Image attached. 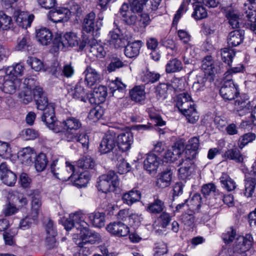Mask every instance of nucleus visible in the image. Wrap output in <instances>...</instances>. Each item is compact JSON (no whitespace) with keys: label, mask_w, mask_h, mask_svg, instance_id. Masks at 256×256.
Segmentation results:
<instances>
[{"label":"nucleus","mask_w":256,"mask_h":256,"mask_svg":"<svg viewBox=\"0 0 256 256\" xmlns=\"http://www.w3.org/2000/svg\"><path fill=\"white\" fill-rule=\"evenodd\" d=\"M176 106L189 122L194 124L198 120L199 116L194 106L192 98L188 92L181 93L177 96Z\"/></svg>","instance_id":"obj_2"},{"label":"nucleus","mask_w":256,"mask_h":256,"mask_svg":"<svg viewBox=\"0 0 256 256\" xmlns=\"http://www.w3.org/2000/svg\"><path fill=\"white\" fill-rule=\"evenodd\" d=\"M15 20L20 26L24 28L29 22H31L34 18V16H28V14L22 11H16L14 14Z\"/></svg>","instance_id":"obj_37"},{"label":"nucleus","mask_w":256,"mask_h":256,"mask_svg":"<svg viewBox=\"0 0 256 256\" xmlns=\"http://www.w3.org/2000/svg\"><path fill=\"white\" fill-rule=\"evenodd\" d=\"M193 164L181 161L179 164L180 166L178 169V176L182 180L186 179L192 172V166Z\"/></svg>","instance_id":"obj_45"},{"label":"nucleus","mask_w":256,"mask_h":256,"mask_svg":"<svg viewBox=\"0 0 256 256\" xmlns=\"http://www.w3.org/2000/svg\"><path fill=\"white\" fill-rule=\"evenodd\" d=\"M102 26V19H96V14L93 12L86 14L84 20L83 30L86 32L98 30Z\"/></svg>","instance_id":"obj_11"},{"label":"nucleus","mask_w":256,"mask_h":256,"mask_svg":"<svg viewBox=\"0 0 256 256\" xmlns=\"http://www.w3.org/2000/svg\"><path fill=\"white\" fill-rule=\"evenodd\" d=\"M90 178L88 172L84 171L80 172V174H73V178H72L70 180L74 184L78 187L82 188L86 186Z\"/></svg>","instance_id":"obj_35"},{"label":"nucleus","mask_w":256,"mask_h":256,"mask_svg":"<svg viewBox=\"0 0 256 256\" xmlns=\"http://www.w3.org/2000/svg\"><path fill=\"white\" fill-rule=\"evenodd\" d=\"M122 20L128 25L135 24L137 22V16L136 13L130 9L128 4H122L120 10Z\"/></svg>","instance_id":"obj_22"},{"label":"nucleus","mask_w":256,"mask_h":256,"mask_svg":"<svg viewBox=\"0 0 256 256\" xmlns=\"http://www.w3.org/2000/svg\"><path fill=\"white\" fill-rule=\"evenodd\" d=\"M173 172L170 168H166L160 172L157 176L156 181V186L160 188H164L169 186L172 183Z\"/></svg>","instance_id":"obj_17"},{"label":"nucleus","mask_w":256,"mask_h":256,"mask_svg":"<svg viewBox=\"0 0 256 256\" xmlns=\"http://www.w3.org/2000/svg\"><path fill=\"white\" fill-rule=\"evenodd\" d=\"M36 156V154L34 150L30 147L24 148L18 153V158L26 165L30 164Z\"/></svg>","instance_id":"obj_29"},{"label":"nucleus","mask_w":256,"mask_h":256,"mask_svg":"<svg viewBox=\"0 0 256 256\" xmlns=\"http://www.w3.org/2000/svg\"><path fill=\"white\" fill-rule=\"evenodd\" d=\"M68 94L73 98L86 102L89 100V94H88L81 82H79L74 87L68 88Z\"/></svg>","instance_id":"obj_24"},{"label":"nucleus","mask_w":256,"mask_h":256,"mask_svg":"<svg viewBox=\"0 0 256 256\" xmlns=\"http://www.w3.org/2000/svg\"><path fill=\"white\" fill-rule=\"evenodd\" d=\"M160 158L156 154H149L144 161V168L150 173L155 172L160 164Z\"/></svg>","instance_id":"obj_30"},{"label":"nucleus","mask_w":256,"mask_h":256,"mask_svg":"<svg viewBox=\"0 0 256 256\" xmlns=\"http://www.w3.org/2000/svg\"><path fill=\"white\" fill-rule=\"evenodd\" d=\"M27 195L30 198V205L42 206V196L38 190H30L27 192Z\"/></svg>","instance_id":"obj_48"},{"label":"nucleus","mask_w":256,"mask_h":256,"mask_svg":"<svg viewBox=\"0 0 256 256\" xmlns=\"http://www.w3.org/2000/svg\"><path fill=\"white\" fill-rule=\"evenodd\" d=\"M88 219L92 224L97 228L104 225V214L103 212H94L88 214Z\"/></svg>","instance_id":"obj_43"},{"label":"nucleus","mask_w":256,"mask_h":256,"mask_svg":"<svg viewBox=\"0 0 256 256\" xmlns=\"http://www.w3.org/2000/svg\"><path fill=\"white\" fill-rule=\"evenodd\" d=\"M146 94L145 87L143 85L135 86L130 91L132 100L140 104L144 102L146 98Z\"/></svg>","instance_id":"obj_31"},{"label":"nucleus","mask_w":256,"mask_h":256,"mask_svg":"<svg viewBox=\"0 0 256 256\" xmlns=\"http://www.w3.org/2000/svg\"><path fill=\"white\" fill-rule=\"evenodd\" d=\"M12 18L3 12H0V28L6 30L10 28Z\"/></svg>","instance_id":"obj_57"},{"label":"nucleus","mask_w":256,"mask_h":256,"mask_svg":"<svg viewBox=\"0 0 256 256\" xmlns=\"http://www.w3.org/2000/svg\"><path fill=\"white\" fill-rule=\"evenodd\" d=\"M142 46V42L140 40L128 44L124 48L125 55L130 58L136 56L140 52Z\"/></svg>","instance_id":"obj_36"},{"label":"nucleus","mask_w":256,"mask_h":256,"mask_svg":"<svg viewBox=\"0 0 256 256\" xmlns=\"http://www.w3.org/2000/svg\"><path fill=\"white\" fill-rule=\"evenodd\" d=\"M106 228L112 234L120 237L126 236L130 233L129 228L120 222L110 224Z\"/></svg>","instance_id":"obj_21"},{"label":"nucleus","mask_w":256,"mask_h":256,"mask_svg":"<svg viewBox=\"0 0 256 256\" xmlns=\"http://www.w3.org/2000/svg\"><path fill=\"white\" fill-rule=\"evenodd\" d=\"M36 38L42 44L46 46L50 43L52 34L49 29L42 28L36 30Z\"/></svg>","instance_id":"obj_33"},{"label":"nucleus","mask_w":256,"mask_h":256,"mask_svg":"<svg viewBox=\"0 0 256 256\" xmlns=\"http://www.w3.org/2000/svg\"><path fill=\"white\" fill-rule=\"evenodd\" d=\"M57 162H54L50 166V171L58 179L62 181L70 180L73 178V174L74 172V166L70 162H66V168L60 170L56 166Z\"/></svg>","instance_id":"obj_8"},{"label":"nucleus","mask_w":256,"mask_h":256,"mask_svg":"<svg viewBox=\"0 0 256 256\" xmlns=\"http://www.w3.org/2000/svg\"><path fill=\"white\" fill-rule=\"evenodd\" d=\"M253 242V238L250 234H246L245 236H239L234 242V252L237 254L244 253L252 248Z\"/></svg>","instance_id":"obj_10"},{"label":"nucleus","mask_w":256,"mask_h":256,"mask_svg":"<svg viewBox=\"0 0 256 256\" xmlns=\"http://www.w3.org/2000/svg\"><path fill=\"white\" fill-rule=\"evenodd\" d=\"M82 124L80 120L75 117L70 116L67 118L62 122H60V127L61 130L66 131L65 134L66 140L68 142H78L84 147L88 142V136L85 133L76 134L74 132L82 127Z\"/></svg>","instance_id":"obj_1"},{"label":"nucleus","mask_w":256,"mask_h":256,"mask_svg":"<svg viewBox=\"0 0 256 256\" xmlns=\"http://www.w3.org/2000/svg\"><path fill=\"white\" fill-rule=\"evenodd\" d=\"M42 116V120L46 125L55 132L61 131L60 127V122L56 120L55 116L54 106V104H50L46 110H44Z\"/></svg>","instance_id":"obj_5"},{"label":"nucleus","mask_w":256,"mask_h":256,"mask_svg":"<svg viewBox=\"0 0 256 256\" xmlns=\"http://www.w3.org/2000/svg\"><path fill=\"white\" fill-rule=\"evenodd\" d=\"M184 146L180 143H176L175 145L172 147V150H168L165 154L164 158L167 162H174L181 154L182 151L183 150Z\"/></svg>","instance_id":"obj_34"},{"label":"nucleus","mask_w":256,"mask_h":256,"mask_svg":"<svg viewBox=\"0 0 256 256\" xmlns=\"http://www.w3.org/2000/svg\"><path fill=\"white\" fill-rule=\"evenodd\" d=\"M164 208V202L160 200L158 196H154V201L149 204L148 209L150 212L156 214L162 212Z\"/></svg>","instance_id":"obj_46"},{"label":"nucleus","mask_w":256,"mask_h":256,"mask_svg":"<svg viewBox=\"0 0 256 256\" xmlns=\"http://www.w3.org/2000/svg\"><path fill=\"white\" fill-rule=\"evenodd\" d=\"M116 145V136L114 134L108 132L103 138L100 146V151L102 154L111 152Z\"/></svg>","instance_id":"obj_18"},{"label":"nucleus","mask_w":256,"mask_h":256,"mask_svg":"<svg viewBox=\"0 0 256 256\" xmlns=\"http://www.w3.org/2000/svg\"><path fill=\"white\" fill-rule=\"evenodd\" d=\"M170 85L167 84H160L156 87L155 91L158 100H164L166 98V94Z\"/></svg>","instance_id":"obj_53"},{"label":"nucleus","mask_w":256,"mask_h":256,"mask_svg":"<svg viewBox=\"0 0 256 256\" xmlns=\"http://www.w3.org/2000/svg\"><path fill=\"white\" fill-rule=\"evenodd\" d=\"M83 74L84 75V82L88 86L92 87L100 81V73L90 66H87Z\"/></svg>","instance_id":"obj_16"},{"label":"nucleus","mask_w":256,"mask_h":256,"mask_svg":"<svg viewBox=\"0 0 256 256\" xmlns=\"http://www.w3.org/2000/svg\"><path fill=\"white\" fill-rule=\"evenodd\" d=\"M160 74L154 72L146 70L142 76V80L146 84L154 83L160 78Z\"/></svg>","instance_id":"obj_49"},{"label":"nucleus","mask_w":256,"mask_h":256,"mask_svg":"<svg viewBox=\"0 0 256 256\" xmlns=\"http://www.w3.org/2000/svg\"><path fill=\"white\" fill-rule=\"evenodd\" d=\"M0 178L2 182L8 186H13L16 181V174L8 167L6 162L0 165Z\"/></svg>","instance_id":"obj_14"},{"label":"nucleus","mask_w":256,"mask_h":256,"mask_svg":"<svg viewBox=\"0 0 256 256\" xmlns=\"http://www.w3.org/2000/svg\"><path fill=\"white\" fill-rule=\"evenodd\" d=\"M38 85V82L34 78H28L24 80L22 84V90L20 94V98L24 104H27L30 102L34 98V91Z\"/></svg>","instance_id":"obj_6"},{"label":"nucleus","mask_w":256,"mask_h":256,"mask_svg":"<svg viewBox=\"0 0 256 256\" xmlns=\"http://www.w3.org/2000/svg\"><path fill=\"white\" fill-rule=\"evenodd\" d=\"M84 220L85 216L80 212L71 214L64 223V228L68 231L74 228L80 231V228H86L88 226Z\"/></svg>","instance_id":"obj_7"},{"label":"nucleus","mask_w":256,"mask_h":256,"mask_svg":"<svg viewBox=\"0 0 256 256\" xmlns=\"http://www.w3.org/2000/svg\"><path fill=\"white\" fill-rule=\"evenodd\" d=\"M194 6V12L192 14V17L196 20H200L206 17L207 12L202 6L195 4Z\"/></svg>","instance_id":"obj_56"},{"label":"nucleus","mask_w":256,"mask_h":256,"mask_svg":"<svg viewBox=\"0 0 256 256\" xmlns=\"http://www.w3.org/2000/svg\"><path fill=\"white\" fill-rule=\"evenodd\" d=\"M0 156L6 159L12 157L11 148L8 143L0 141Z\"/></svg>","instance_id":"obj_55"},{"label":"nucleus","mask_w":256,"mask_h":256,"mask_svg":"<svg viewBox=\"0 0 256 256\" xmlns=\"http://www.w3.org/2000/svg\"><path fill=\"white\" fill-rule=\"evenodd\" d=\"M34 91V98L38 110H46L50 104H54L52 103H49L48 98L40 86H37Z\"/></svg>","instance_id":"obj_15"},{"label":"nucleus","mask_w":256,"mask_h":256,"mask_svg":"<svg viewBox=\"0 0 256 256\" xmlns=\"http://www.w3.org/2000/svg\"><path fill=\"white\" fill-rule=\"evenodd\" d=\"M202 70L205 76H213L220 72V66L210 56H205L202 61Z\"/></svg>","instance_id":"obj_12"},{"label":"nucleus","mask_w":256,"mask_h":256,"mask_svg":"<svg viewBox=\"0 0 256 256\" xmlns=\"http://www.w3.org/2000/svg\"><path fill=\"white\" fill-rule=\"evenodd\" d=\"M120 184L118 176L114 171L102 175L98 181L97 187L100 191L106 193L114 191Z\"/></svg>","instance_id":"obj_3"},{"label":"nucleus","mask_w":256,"mask_h":256,"mask_svg":"<svg viewBox=\"0 0 256 256\" xmlns=\"http://www.w3.org/2000/svg\"><path fill=\"white\" fill-rule=\"evenodd\" d=\"M256 138V134L252 132L244 134L238 140V145L239 148L241 149L242 148L246 145L254 140Z\"/></svg>","instance_id":"obj_54"},{"label":"nucleus","mask_w":256,"mask_h":256,"mask_svg":"<svg viewBox=\"0 0 256 256\" xmlns=\"http://www.w3.org/2000/svg\"><path fill=\"white\" fill-rule=\"evenodd\" d=\"M225 79L220 90V94L224 100H231L239 94L238 86L234 83L232 79Z\"/></svg>","instance_id":"obj_9"},{"label":"nucleus","mask_w":256,"mask_h":256,"mask_svg":"<svg viewBox=\"0 0 256 256\" xmlns=\"http://www.w3.org/2000/svg\"><path fill=\"white\" fill-rule=\"evenodd\" d=\"M78 43V38L76 34L66 32L62 36L56 37L54 40V46L58 50H66L69 46H74Z\"/></svg>","instance_id":"obj_4"},{"label":"nucleus","mask_w":256,"mask_h":256,"mask_svg":"<svg viewBox=\"0 0 256 256\" xmlns=\"http://www.w3.org/2000/svg\"><path fill=\"white\" fill-rule=\"evenodd\" d=\"M20 80L5 74L4 76V82L2 90L4 92L7 94H12L20 86Z\"/></svg>","instance_id":"obj_13"},{"label":"nucleus","mask_w":256,"mask_h":256,"mask_svg":"<svg viewBox=\"0 0 256 256\" xmlns=\"http://www.w3.org/2000/svg\"><path fill=\"white\" fill-rule=\"evenodd\" d=\"M220 181L222 186L228 191L233 190L236 188V182L227 174L222 173Z\"/></svg>","instance_id":"obj_47"},{"label":"nucleus","mask_w":256,"mask_h":256,"mask_svg":"<svg viewBox=\"0 0 256 256\" xmlns=\"http://www.w3.org/2000/svg\"><path fill=\"white\" fill-rule=\"evenodd\" d=\"M256 186V178L246 176L245 178V188L244 194L247 198L252 196Z\"/></svg>","instance_id":"obj_40"},{"label":"nucleus","mask_w":256,"mask_h":256,"mask_svg":"<svg viewBox=\"0 0 256 256\" xmlns=\"http://www.w3.org/2000/svg\"><path fill=\"white\" fill-rule=\"evenodd\" d=\"M34 166L38 172L44 170L47 165L48 160L45 154L41 153L36 157V156Z\"/></svg>","instance_id":"obj_50"},{"label":"nucleus","mask_w":256,"mask_h":256,"mask_svg":"<svg viewBox=\"0 0 256 256\" xmlns=\"http://www.w3.org/2000/svg\"><path fill=\"white\" fill-rule=\"evenodd\" d=\"M108 42L110 45L115 48L122 47L125 44V40L120 35V31L119 28H116L110 31L108 35Z\"/></svg>","instance_id":"obj_27"},{"label":"nucleus","mask_w":256,"mask_h":256,"mask_svg":"<svg viewBox=\"0 0 256 256\" xmlns=\"http://www.w3.org/2000/svg\"><path fill=\"white\" fill-rule=\"evenodd\" d=\"M94 165V160L89 156L83 157L77 162L78 166L83 169L93 168Z\"/></svg>","instance_id":"obj_51"},{"label":"nucleus","mask_w":256,"mask_h":256,"mask_svg":"<svg viewBox=\"0 0 256 256\" xmlns=\"http://www.w3.org/2000/svg\"><path fill=\"white\" fill-rule=\"evenodd\" d=\"M88 227V225L86 228H80V232L78 234L82 243L86 244L88 243L94 244L99 242L100 240V235L98 233L90 230Z\"/></svg>","instance_id":"obj_20"},{"label":"nucleus","mask_w":256,"mask_h":256,"mask_svg":"<svg viewBox=\"0 0 256 256\" xmlns=\"http://www.w3.org/2000/svg\"><path fill=\"white\" fill-rule=\"evenodd\" d=\"M226 16L228 20L230 25L232 28H238L242 24V20L236 10H228L226 12Z\"/></svg>","instance_id":"obj_38"},{"label":"nucleus","mask_w":256,"mask_h":256,"mask_svg":"<svg viewBox=\"0 0 256 256\" xmlns=\"http://www.w3.org/2000/svg\"><path fill=\"white\" fill-rule=\"evenodd\" d=\"M38 219L33 218L32 216H30L29 214L22 218L20 222L19 227L20 229L25 230L28 229L32 224L34 223Z\"/></svg>","instance_id":"obj_58"},{"label":"nucleus","mask_w":256,"mask_h":256,"mask_svg":"<svg viewBox=\"0 0 256 256\" xmlns=\"http://www.w3.org/2000/svg\"><path fill=\"white\" fill-rule=\"evenodd\" d=\"M197 154V152L194 150H193L188 148L186 147L185 152H184V158H182L181 161L186 162H190L191 164H194V160L196 158Z\"/></svg>","instance_id":"obj_62"},{"label":"nucleus","mask_w":256,"mask_h":256,"mask_svg":"<svg viewBox=\"0 0 256 256\" xmlns=\"http://www.w3.org/2000/svg\"><path fill=\"white\" fill-rule=\"evenodd\" d=\"M107 96V89L106 86H99L95 88L93 93L89 94V102L97 104L104 101Z\"/></svg>","instance_id":"obj_26"},{"label":"nucleus","mask_w":256,"mask_h":256,"mask_svg":"<svg viewBox=\"0 0 256 256\" xmlns=\"http://www.w3.org/2000/svg\"><path fill=\"white\" fill-rule=\"evenodd\" d=\"M178 34L180 40L182 41L184 44H186V50L191 49L192 46L190 44H188V42L190 40V34L186 31L183 30H179L178 32Z\"/></svg>","instance_id":"obj_61"},{"label":"nucleus","mask_w":256,"mask_h":256,"mask_svg":"<svg viewBox=\"0 0 256 256\" xmlns=\"http://www.w3.org/2000/svg\"><path fill=\"white\" fill-rule=\"evenodd\" d=\"M133 142V136L131 132L120 133L118 136V146L122 152L128 150Z\"/></svg>","instance_id":"obj_25"},{"label":"nucleus","mask_w":256,"mask_h":256,"mask_svg":"<svg viewBox=\"0 0 256 256\" xmlns=\"http://www.w3.org/2000/svg\"><path fill=\"white\" fill-rule=\"evenodd\" d=\"M248 98L244 96L238 98L234 102V110L240 116H242L248 112L252 108Z\"/></svg>","instance_id":"obj_28"},{"label":"nucleus","mask_w":256,"mask_h":256,"mask_svg":"<svg viewBox=\"0 0 256 256\" xmlns=\"http://www.w3.org/2000/svg\"><path fill=\"white\" fill-rule=\"evenodd\" d=\"M182 222L187 226H192L194 224L195 218L192 214L184 213L180 216Z\"/></svg>","instance_id":"obj_64"},{"label":"nucleus","mask_w":256,"mask_h":256,"mask_svg":"<svg viewBox=\"0 0 256 256\" xmlns=\"http://www.w3.org/2000/svg\"><path fill=\"white\" fill-rule=\"evenodd\" d=\"M140 198V192L136 190L133 189L128 192L124 194L122 196V200L124 204L130 206L134 202L138 201Z\"/></svg>","instance_id":"obj_39"},{"label":"nucleus","mask_w":256,"mask_h":256,"mask_svg":"<svg viewBox=\"0 0 256 256\" xmlns=\"http://www.w3.org/2000/svg\"><path fill=\"white\" fill-rule=\"evenodd\" d=\"M220 54L224 62L230 66L232 58L235 55L234 51L229 48H224L221 50Z\"/></svg>","instance_id":"obj_52"},{"label":"nucleus","mask_w":256,"mask_h":256,"mask_svg":"<svg viewBox=\"0 0 256 256\" xmlns=\"http://www.w3.org/2000/svg\"><path fill=\"white\" fill-rule=\"evenodd\" d=\"M124 65V63L119 58H113L108 66V70L109 72L115 71L116 69L122 68Z\"/></svg>","instance_id":"obj_63"},{"label":"nucleus","mask_w":256,"mask_h":256,"mask_svg":"<svg viewBox=\"0 0 256 256\" xmlns=\"http://www.w3.org/2000/svg\"><path fill=\"white\" fill-rule=\"evenodd\" d=\"M183 68L182 62L176 58L170 60L166 66V72L168 74L180 72Z\"/></svg>","instance_id":"obj_44"},{"label":"nucleus","mask_w":256,"mask_h":256,"mask_svg":"<svg viewBox=\"0 0 256 256\" xmlns=\"http://www.w3.org/2000/svg\"><path fill=\"white\" fill-rule=\"evenodd\" d=\"M48 17L50 20L56 23L65 22L70 18V12L67 8H60L54 12H50Z\"/></svg>","instance_id":"obj_23"},{"label":"nucleus","mask_w":256,"mask_h":256,"mask_svg":"<svg viewBox=\"0 0 256 256\" xmlns=\"http://www.w3.org/2000/svg\"><path fill=\"white\" fill-rule=\"evenodd\" d=\"M86 46L88 52L97 58H102L106 54V51L102 45L93 38L88 40Z\"/></svg>","instance_id":"obj_19"},{"label":"nucleus","mask_w":256,"mask_h":256,"mask_svg":"<svg viewBox=\"0 0 256 256\" xmlns=\"http://www.w3.org/2000/svg\"><path fill=\"white\" fill-rule=\"evenodd\" d=\"M27 63L36 72L40 71L43 68L42 62L35 57H29L27 60Z\"/></svg>","instance_id":"obj_59"},{"label":"nucleus","mask_w":256,"mask_h":256,"mask_svg":"<svg viewBox=\"0 0 256 256\" xmlns=\"http://www.w3.org/2000/svg\"><path fill=\"white\" fill-rule=\"evenodd\" d=\"M24 66L21 64H17L15 65L8 66L5 70V74H7L14 78H19L22 76L24 72Z\"/></svg>","instance_id":"obj_41"},{"label":"nucleus","mask_w":256,"mask_h":256,"mask_svg":"<svg viewBox=\"0 0 256 256\" xmlns=\"http://www.w3.org/2000/svg\"><path fill=\"white\" fill-rule=\"evenodd\" d=\"M244 30H236L230 32L228 38V44L230 46H236L244 40Z\"/></svg>","instance_id":"obj_32"},{"label":"nucleus","mask_w":256,"mask_h":256,"mask_svg":"<svg viewBox=\"0 0 256 256\" xmlns=\"http://www.w3.org/2000/svg\"><path fill=\"white\" fill-rule=\"evenodd\" d=\"M223 158L230 160H233L236 162H242L243 156L237 148H234L226 150L222 156Z\"/></svg>","instance_id":"obj_42"},{"label":"nucleus","mask_w":256,"mask_h":256,"mask_svg":"<svg viewBox=\"0 0 256 256\" xmlns=\"http://www.w3.org/2000/svg\"><path fill=\"white\" fill-rule=\"evenodd\" d=\"M130 3V8L132 11L136 12H140L144 8V0H128Z\"/></svg>","instance_id":"obj_60"}]
</instances>
